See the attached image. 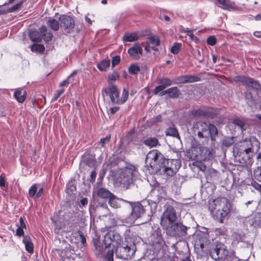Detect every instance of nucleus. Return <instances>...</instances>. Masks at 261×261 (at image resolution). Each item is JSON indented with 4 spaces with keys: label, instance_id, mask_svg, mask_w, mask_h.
I'll return each instance as SVG.
<instances>
[{
    "label": "nucleus",
    "instance_id": "obj_54",
    "mask_svg": "<svg viewBox=\"0 0 261 261\" xmlns=\"http://www.w3.org/2000/svg\"><path fill=\"white\" fill-rule=\"evenodd\" d=\"M23 1H21L18 3H17L16 5L12 6L9 9V12H14L20 8V7L22 6V4H23Z\"/></svg>",
    "mask_w": 261,
    "mask_h": 261
},
{
    "label": "nucleus",
    "instance_id": "obj_28",
    "mask_svg": "<svg viewBox=\"0 0 261 261\" xmlns=\"http://www.w3.org/2000/svg\"><path fill=\"white\" fill-rule=\"evenodd\" d=\"M22 242L25 245L27 251L32 254L34 252V245L31 241L30 237L29 236H23Z\"/></svg>",
    "mask_w": 261,
    "mask_h": 261
},
{
    "label": "nucleus",
    "instance_id": "obj_59",
    "mask_svg": "<svg viewBox=\"0 0 261 261\" xmlns=\"http://www.w3.org/2000/svg\"><path fill=\"white\" fill-rule=\"evenodd\" d=\"M162 121V117L161 115H159L153 118L151 120V122L152 123H157L158 122H161Z\"/></svg>",
    "mask_w": 261,
    "mask_h": 261
},
{
    "label": "nucleus",
    "instance_id": "obj_51",
    "mask_svg": "<svg viewBox=\"0 0 261 261\" xmlns=\"http://www.w3.org/2000/svg\"><path fill=\"white\" fill-rule=\"evenodd\" d=\"M253 177L255 179L261 182V166L254 170Z\"/></svg>",
    "mask_w": 261,
    "mask_h": 261
},
{
    "label": "nucleus",
    "instance_id": "obj_39",
    "mask_svg": "<svg viewBox=\"0 0 261 261\" xmlns=\"http://www.w3.org/2000/svg\"><path fill=\"white\" fill-rule=\"evenodd\" d=\"M247 143L246 140L241 141L236 146L237 153L248 152L247 151Z\"/></svg>",
    "mask_w": 261,
    "mask_h": 261
},
{
    "label": "nucleus",
    "instance_id": "obj_62",
    "mask_svg": "<svg viewBox=\"0 0 261 261\" xmlns=\"http://www.w3.org/2000/svg\"><path fill=\"white\" fill-rule=\"evenodd\" d=\"M119 109L120 108L119 107H112L109 109V112L110 114H114L119 110Z\"/></svg>",
    "mask_w": 261,
    "mask_h": 261
},
{
    "label": "nucleus",
    "instance_id": "obj_4",
    "mask_svg": "<svg viewBox=\"0 0 261 261\" xmlns=\"http://www.w3.org/2000/svg\"><path fill=\"white\" fill-rule=\"evenodd\" d=\"M110 97L111 102L113 104L122 105L126 102L128 97V91L126 89H123L121 97H119L120 91L117 86L115 85H111L105 88L102 91Z\"/></svg>",
    "mask_w": 261,
    "mask_h": 261
},
{
    "label": "nucleus",
    "instance_id": "obj_26",
    "mask_svg": "<svg viewBox=\"0 0 261 261\" xmlns=\"http://www.w3.org/2000/svg\"><path fill=\"white\" fill-rule=\"evenodd\" d=\"M125 138L127 140L128 143H133L135 145H141V141L139 139L138 137L134 135L133 131L128 132L125 135Z\"/></svg>",
    "mask_w": 261,
    "mask_h": 261
},
{
    "label": "nucleus",
    "instance_id": "obj_61",
    "mask_svg": "<svg viewBox=\"0 0 261 261\" xmlns=\"http://www.w3.org/2000/svg\"><path fill=\"white\" fill-rule=\"evenodd\" d=\"M23 234L24 231L23 230V228L18 226L16 231V235L19 237H21L22 236H23Z\"/></svg>",
    "mask_w": 261,
    "mask_h": 261
},
{
    "label": "nucleus",
    "instance_id": "obj_31",
    "mask_svg": "<svg viewBox=\"0 0 261 261\" xmlns=\"http://www.w3.org/2000/svg\"><path fill=\"white\" fill-rule=\"evenodd\" d=\"M199 155L201 160L205 161L207 159H209L212 156V152L208 147L200 146Z\"/></svg>",
    "mask_w": 261,
    "mask_h": 261
},
{
    "label": "nucleus",
    "instance_id": "obj_47",
    "mask_svg": "<svg viewBox=\"0 0 261 261\" xmlns=\"http://www.w3.org/2000/svg\"><path fill=\"white\" fill-rule=\"evenodd\" d=\"M192 165H193V166H194V167H196L200 171H203V172L205 171L206 169V165L203 163H202V162L197 161V160H195L192 163Z\"/></svg>",
    "mask_w": 261,
    "mask_h": 261
},
{
    "label": "nucleus",
    "instance_id": "obj_14",
    "mask_svg": "<svg viewBox=\"0 0 261 261\" xmlns=\"http://www.w3.org/2000/svg\"><path fill=\"white\" fill-rule=\"evenodd\" d=\"M200 78L193 75H184L175 77L173 80V84L178 85L198 82Z\"/></svg>",
    "mask_w": 261,
    "mask_h": 261
},
{
    "label": "nucleus",
    "instance_id": "obj_36",
    "mask_svg": "<svg viewBox=\"0 0 261 261\" xmlns=\"http://www.w3.org/2000/svg\"><path fill=\"white\" fill-rule=\"evenodd\" d=\"M168 94L170 98H176L180 95V91L177 87H173L168 89Z\"/></svg>",
    "mask_w": 261,
    "mask_h": 261
},
{
    "label": "nucleus",
    "instance_id": "obj_53",
    "mask_svg": "<svg viewBox=\"0 0 261 261\" xmlns=\"http://www.w3.org/2000/svg\"><path fill=\"white\" fill-rule=\"evenodd\" d=\"M65 92V89L62 88L60 90H58L56 91L54 96L52 98L51 101H54L58 100L60 96Z\"/></svg>",
    "mask_w": 261,
    "mask_h": 261
},
{
    "label": "nucleus",
    "instance_id": "obj_52",
    "mask_svg": "<svg viewBox=\"0 0 261 261\" xmlns=\"http://www.w3.org/2000/svg\"><path fill=\"white\" fill-rule=\"evenodd\" d=\"M111 138V135L108 134L105 138L100 139L99 144L101 145L102 147H103L105 144L108 143L110 142Z\"/></svg>",
    "mask_w": 261,
    "mask_h": 261
},
{
    "label": "nucleus",
    "instance_id": "obj_34",
    "mask_svg": "<svg viewBox=\"0 0 261 261\" xmlns=\"http://www.w3.org/2000/svg\"><path fill=\"white\" fill-rule=\"evenodd\" d=\"M249 79V76H246L244 75H237L233 77V81L236 83H241L242 85L247 87Z\"/></svg>",
    "mask_w": 261,
    "mask_h": 261
},
{
    "label": "nucleus",
    "instance_id": "obj_6",
    "mask_svg": "<svg viewBox=\"0 0 261 261\" xmlns=\"http://www.w3.org/2000/svg\"><path fill=\"white\" fill-rule=\"evenodd\" d=\"M137 171L134 166L131 168H125L117 178V181L124 189H127L131 184H133L134 177L136 176Z\"/></svg>",
    "mask_w": 261,
    "mask_h": 261
},
{
    "label": "nucleus",
    "instance_id": "obj_27",
    "mask_svg": "<svg viewBox=\"0 0 261 261\" xmlns=\"http://www.w3.org/2000/svg\"><path fill=\"white\" fill-rule=\"evenodd\" d=\"M250 226L256 227L261 225V213H256L248 220Z\"/></svg>",
    "mask_w": 261,
    "mask_h": 261
},
{
    "label": "nucleus",
    "instance_id": "obj_45",
    "mask_svg": "<svg viewBox=\"0 0 261 261\" xmlns=\"http://www.w3.org/2000/svg\"><path fill=\"white\" fill-rule=\"evenodd\" d=\"M129 74H137L140 71V68L136 64H131L128 69Z\"/></svg>",
    "mask_w": 261,
    "mask_h": 261
},
{
    "label": "nucleus",
    "instance_id": "obj_46",
    "mask_svg": "<svg viewBox=\"0 0 261 261\" xmlns=\"http://www.w3.org/2000/svg\"><path fill=\"white\" fill-rule=\"evenodd\" d=\"M92 242L95 249L99 252V253H101L103 249V245L101 246H100L99 238H93Z\"/></svg>",
    "mask_w": 261,
    "mask_h": 261
},
{
    "label": "nucleus",
    "instance_id": "obj_29",
    "mask_svg": "<svg viewBox=\"0 0 261 261\" xmlns=\"http://www.w3.org/2000/svg\"><path fill=\"white\" fill-rule=\"evenodd\" d=\"M47 25L52 30L57 31L60 27V22L53 18H49L46 21Z\"/></svg>",
    "mask_w": 261,
    "mask_h": 261
},
{
    "label": "nucleus",
    "instance_id": "obj_48",
    "mask_svg": "<svg viewBox=\"0 0 261 261\" xmlns=\"http://www.w3.org/2000/svg\"><path fill=\"white\" fill-rule=\"evenodd\" d=\"M234 143L233 137H225L222 142V145L225 147H229Z\"/></svg>",
    "mask_w": 261,
    "mask_h": 261
},
{
    "label": "nucleus",
    "instance_id": "obj_9",
    "mask_svg": "<svg viewBox=\"0 0 261 261\" xmlns=\"http://www.w3.org/2000/svg\"><path fill=\"white\" fill-rule=\"evenodd\" d=\"M121 241V237L119 234L114 231H110L105 234L103 244L105 248H107L111 245L116 247L117 245L120 244Z\"/></svg>",
    "mask_w": 261,
    "mask_h": 261
},
{
    "label": "nucleus",
    "instance_id": "obj_1",
    "mask_svg": "<svg viewBox=\"0 0 261 261\" xmlns=\"http://www.w3.org/2000/svg\"><path fill=\"white\" fill-rule=\"evenodd\" d=\"M148 163L152 169L159 170L167 177L173 176L180 167L179 161L166 159L157 149L151 150L148 153L146 163Z\"/></svg>",
    "mask_w": 261,
    "mask_h": 261
},
{
    "label": "nucleus",
    "instance_id": "obj_57",
    "mask_svg": "<svg viewBox=\"0 0 261 261\" xmlns=\"http://www.w3.org/2000/svg\"><path fill=\"white\" fill-rule=\"evenodd\" d=\"M120 62V56H115L112 58V66L113 67H115L116 65H118Z\"/></svg>",
    "mask_w": 261,
    "mask_h": 261
},
{
    "label": "nucleus",
    "instance_id": "obj_55",
    "mask_svg": "<svg viewBox=\"0 0 261 261\" xmlns=\"http://www.w3.org/2000/svg\"><path fill=\"white\" fill-rule=\"evenodd\" d=\"M217 39L215 36H210L207 39V43L210 45H214L216 44Z\"/></svg>",
    "mask_w": 261,
    "mask_h": 261
},
{
    "label": "nucleus",
    "instance_id": "obj_5",
    "mask_svg": "<svg viewBox=\"0 0 261 261\" xmlns=\"http://www.w3.org/2000/svg\"><path fill=\"white\" fill-rule=\"evenodd\" d=\"M211 244L207 234L199 232L194 236V249L197 254L203 256L207 254Z\"/></svg>",
    "mask_w": 261,
    "mask_h": 261
},
{
    "label": "nucleus",
    "instance_id": "obj_49",
    "mask_svg": "<svg viewBox=\"0 0 261 261\" xmlns=\"http://www.w3.org/2000/svg\"><path fill=\"white\" fill-rule=\"evenodd\" d=\"M181 44L180 43L175 42L172 46L170 51L174 54H177L181 49Z\"/></svg>",
    "mask_w": 261,
    "mask_h": 261
},
{
    "label": "nucleus",
    "instance_id": "obj_17",
    "mask_svg": "<svg viewBox=\"0 0 261 261\" xmlns=\"http://www.w3.org/2000/svg\"><path fill=\"white\" fill-rule=\"evenodd\" d=\"M200 152V145L193 144L191 147L186 151V156L189 160L195 161L198 159Z\"/></svg>",
    "mask_w": 261,
    "mask_h": 261
},
{
    "label": "nucleus",
    "instance_id": "obj_64",
    "mask_svg": "<svg viewBox=\"0 0 261 261\" xmlns=\"http://www.w3.org/2000/svg\"><path fill=\"white\" fill-rule=\"evenodd\" d=\"M6 180L2 175L0 176V187H4L5 186Z\"/></svg>",
    "mask_w": 261,
    "mask_h": 261
},
{
    "label": "nucleus",
    "instance_id": "obj_13",
    "mask_svg": "<svg viewBox=\"0 0 261 261\" xmlns=\"http://www.w3.org/2000/svg\"><path fill=\"white\" fill-rule=\"evenodd\" d=\"M187 228L186 226L181 224H178L177 222L173 224L172 227L169 229H166L169 232L175 236L181 237L185 236L187 234Z\"/></svg>",
    "mask_w": 261,
    "mask_h": 261
},
{
    "label": "nucleus",
    "instance_id": "obj_43",
    "mask_svg": "<svg viewBox=\"0 0 261 261\" xmlns=\"http://www.w3.org/2000/svg\"><path fill=\"white\" fill-rule=\"evenodd\" d=\"M32 51L43 53L45 50V47L43 44L34 43L31 46Z\"/></svg>",
    "mask_w": 261,
    "mask_h": 261
},
{
    "label": "nucleus",
    "instance_id": "obj_7",
    "mask_svg": "<svg viewBox=\"0 0 261 261\" xmlns=\"http://www.w3.org/2000/svg\"><path fill=\"white\" fill-rule=\"evenodd\" d=\"M177 215L174 208L168 205L161 217V224L164 229L171 228L176 222Z\"/></svg>",
    "mask_w": 261,
    "mask_h": 261
},
{
    "label": "nucleus",
    "instance_id": "obj_25",
    "mask_svg": "<svg viewBox=\"0 0 261 261\" xmlns=\"http://www.w3.org/2000/svg\"><path fill=\"white\" fill-rule=\"evenodd\" d=\"M14 96L18 102L22 103L26 98L27 92L21 88L16 89L14 92Z\"/></svg>",
    "mask_w": 261,
    "mask_h": 261
},
{
    "label": "nucleus",
    "instance_id": "obj_18",
    "mask_svg": "<svg viewBox=\"0 0 261 261\" xmlns=\"http://www.w3.org/2000/svg\"><path fill=\"white\" fill-rule=\"evenodd\" d=\"M215 4L223 10H232L237 9V5L230 0H215Z\"/></svg>",
    "mask_w": 261,
    "mask_h": 261
},
{
    "label": "nucleus",
    "instance_id": "obj_41",
    "mask_svg": "<svg viewBox=\"0 0 261 261\" xmlns=\"http://www.w3.org/2000/svg\"><path fill=\"white\" fill-rule=\"evenodd\" d=\"M166 135L180 138L177 129L174 127H169L166 132Z\"/></svg>",
    "mask_w": 261,
    "mask_h": 261
},
{
    "label": "nucleus",
    "instance_id": "obj_23",
    "mask_svg": "<svg viewBox=\"0 0 261 261\" xmlns=\"http://www.w3.org/2000/svg\"><path fill=\"white\" fill-rule=\"evenodd\" d=\"M214 110L212 108H208L205 111L198 109L195 111L194 114L196 116H206L214 118V115H216V113L214 112Z\"/></svg>",
    "mask_w": 261,
    "mask_h": 261
},
{
    "label": "nucleus",
    "instance_id": "obj_40",
    "mask_svg": "<svg viewBox=\"0 0 261 261\" xmlns=\"http://www.w3.org/2000/svg\"><path fill=\"white\" fill-rule=\"evenodd\" d=\"M58 255L61 257L69 258L71 253V250L68 248H66L64 249H56Z\"/></svg>",
    "mask_w": 261,
    "mask_h": 261
},
{
    "label": "nucleus",
    "instance_id": "obj_19",
    "mask_svg": "<svg viewBox=\"0 0 261 261\" xmlns=\"http://www.w3.org/2000/svg\"><path fill=\"white\" fill-rule=\"evenodd\" d=\"M129 56L134 60H138L143 53V49L140 43H136L127 51Z\"/></svg>",
    "mask_w": 261,
    "mask_h": 261
},
{
    "label": "nucleus",
    "instance_id": "obj_16",
    "mask_svg": "<svg viewBox=\"0 0 261 261\" xmlns=\"http://www.w3.org/2000/svg\"><path fill=\"white\" fill-rule=\"evenodd\" d=\"M158 83L159 85L156 87L153 91V93L155 95L158 94L160 92L165 89L167 87L173 84V81L167 77H163L159 79L158 80Z\"/></svg>",
    "mask_w": 261,
    "mask_h": 261
},
{
    "label": "nucleus",
    "instance_id": "obj_38",
    "mask_svg": "<svg viewBox=\"0 0 261 261\" xmlns=\"http://www.w3.org/2000/svg\"><path fill=\"white\" fill-rule=\"evenodd\" d=\"M247 87L251 88L253 89L258 90L260 89L261 85L258 81L250 77Z\"/></svg>",
    "mask_w": 261,
    "mask_h": 261
},
{
    "label": "nucleus",
    "instance_id": "obj_8",
    "mask_svg": "<svg viewBox=\"0 0 261 261\" xmlns=\"http://www.w3.org/2000/svg\"><path fill=\"white\" fill-rule=\"evenodd\" d=\"M135 245L134 244H123V245H117L115 250L116 255L124 259H129L135 255Z\"/></svg>",
    "mask_w": 261,
    "mask_h": 261
},
{
    "label": "nucleus",
    "instance_id": "obj_21",
    "mask_svg": "<svg viewBox=\"0 0 261 261\" xmlns=\"http://www.w3.org/2000/svg\"><path fill=\"white\" fill-rule=\"evenodd\" d=\"M247 143V151L253 154L254 152H257L260 148V143L255 137H252L249 140H246Z\"/></svg>",
    "mask_w": 261,
    "mask_h": 261
},
{
    "label": "nucleus",
    "instance_id": "obj_22",
    "mask_svg": "<svg viewBox=\"0 0 261 261\" xmlns=\"http://www.w3.org/2000/svg\"><path fill=\"white\" fill-rule=\"evenodd\" d=\"M96 194L97 196L100 198L108 199L109 203H112V199L114 197V194L108 189L104 188H100L97 191Z\"/></svg>",
    "mask_w": 261,
    "mask_h": 261
},
{
    "label": "nucleus",
    "instance_id": "obj_33",
    "mask_svg": "<svg viewBox=\"0 0 261 261\" xmlns=\"http://www.w3.org/2000/svg\"><path fill=\"white\" fill-rule=\"evenodd\" d=\"M143 144L150 148H153L158 145L159 140L155 137H149L143 141Z\"/></svg>",
    "mask_w": 261,
    "mask_h": 261
},
{
    "label": "nucleus",
    "instance_id": "obj_3",
    "mask_svg": "<svg viewBox=\"0 0 261 261\" xmlns=\"http://www.w3.org/2000/svg\"><path fill=\"white\" fill-rule=\"evenodd\" d=\"M194 131L197 133L199 139L208 138L209 136L213 142H215L218 136L217 127L212 124H207L205 122L199 121L193 124Z\"/></svg>",
    "mask_w": 261,
    "mask_h": 261
},
{
    "label": "nucleus",
    "instance_id": "obj_44",
    "mask_svg": "<svg viewBox=\"0 0 261 261\" xmlns=\"http://www.w3.org/2000/svg\"><path fill=\"white\" fill-rule=\"evenodd\" d=\"M119 74L116 71H114L111 74L109 75L107 80L109 86L113 85V82L116 81L119 79Z\"/></svg>",
    "mask_w": 261,
    "mask_h": 261
},
{
    "label": "nucleus",
    "instance_id": "obj_24",
    "mask_svg": "<svg viewBox=\"0 0 261 261\" xmlns=\"http://www.w3.org/2000/svg\"><path fill=\"white\" fill-rule=\"evenodd\" d=\"M39 30L41 32L42 39H43L45 42L47 43L51 41L53 37V35L51 32L47 29L46 26H41L39 28Z\"/></svg>",
    "mask_w": 261,
    "mask_h": 261
},
{
    "label": "nucleus",
    "instance_id": "obj_56",
    "mask_svg": "<svg viewBox=\"0 0 261 261\" xmlns=\"http://www.w3.org/2000/svg\"><path fill=\"white\" fill-rule=\"evenodd\" d=\"M114 252L113 250H109L106 255L107 261H113Z\"/></svg>",
    "mask_w": 261,
    "mask_h": 261
},
{
    "label": "nucleus",
    "instance_id": "obj_42",
    "mask_svg": "<svg viewBox=\"0 0 261 261\" xmlns=\"http://www.w3.org/2000/svg\"><path fill=\"white\" fill-rule=\"evenodd\" d=\"M38 186L39 184H34L30 188L29 190V195L30 197H35L36 198V194H37Z\"/></svg>",
    "mask_w": 261,
    "mask_h": 261
},
{
    "label": "nucleus",
    "instance_id": "obj_35",
    "mask_svg": "<svg viewBox=\"0 0 261 261\" xmlns=\"http://www.w3.org/2000/svg\"><path fill=\"white\" fill-rule=\"evenodd\" d=\"M110 66V60H103L100 63L97 64V68L100 71H106Z\"/></svg>",
    "mask_w": 261,
    "mask_h": 261
},
{
    "label": "nucleus",
    "instance_id": "obj_2",
    "mask_svg": "<svg viewBox=\"0 0 261 261\" xmlns=\"http://www.w3.org/2000/svg\"><path fill=\"white\" fill-rule=\"evenodd\" d=\"M231 207L229 199L224 197H218L212 201H209L208 208L214 219L223 223L230 212Z\"/></svg>",
    "mask_w": 261,
    "mask_h": 261
},
{
    "label": "nucleus",
    "instance_id": "obj_50",
    "mask_svg": "<svg viewBox=\"0 0 261 261\" xmlns=\"http://www.w3.org/2000/svg\"><path fill=\"white\" fill-rule=\"evenodd\" d=\"M233 123L239 126L242 130H245L246 127V124L242 120L236 118L234 119L233 121Z\"/></svg>",
    "mask_w": 261,
    "mask_h": 261
},
{
    "label": "nucleus",
    "instance_id": "obj_15",
    "mask_svg": "<svg viewBox=\"0 0 261 261\" xmlns=\"http://www.w3.org/2000/svg\"><path fill=\"white\" fill-rule=\"evenodd\" d=\"M253 156L252 153L240 152L237 153L235 156V160L241 166H246L251 163V159Z\"/></svg>",
    "mask_w": 261,
    "mask_h": 261
},
{
    "label": "nucleus",
    "instance_id": "obj_32",
    "mask_svg": "<svg viewBox=\"0 0 261 261\" xmlns=\"http://www.w3.org/2000/svg\"><path fill=\"white\" fill-rule=\"evenodd\" d=\"M30 39L33 42H40L42 40V36L41 31H31L29 34Z\"/></svg>",
    "mask_w": 261,
    "mask_h": 261
},
{
    "label": "nucleus",
    "instance_id": "obj_30",
    "mask_svg": "<svg viewBox=\"0 0 261 261\" xmlns=\"http://www.w3.org/2000/svg\"><path fill=\"white\" fill-rule=\"evenodd\" d=\"M148 39L149 40V43L153 45L151 47L152 49L154 51L158 50L156 47L160 44V40L159 37L156 35H152L148 37Z\"/></svg>",
    "mask_w": 261,
    "mask_h": 261
},
{
    "label": "nucleus",
    "instance_id": "obj_58",
    "mask_svg": "<svg viewBox=\"0 0 261 261\" xmlns=\"http://www.w3.org/2000/svg\"><path fill=\"white\" fill-rule=\"evenodd\" d=\"M77 233L80 237V241L81 243L82 244H85L86 242V239L84 233L81 230H78Z\"/></svg>",
    "mask_w": 261,
    "mask_h": 261
},
{
    "label": "nucleus",
    "instance_id": "obj_63",
    "mask_svg": "<svg viewBox=\"0 0 261 261\" xmlns=\"http://www.w3.org/2000/svg\"><path fill=\"white\" fill-rule=\"evenodd\" d=\"M20 225H19V227H21L22 228H26V225L25 223L23 220V218L22 217H20L19 219Z\"/></svg>",
    "mask_w": 261,
    "mask_h": 261
},
{
    "label": "nucleus",
    "instance_id": "obj_11",
    "mask_svg": "<svg viewBox=\"0 0 261 261\" xmlns=\"http://www.w3.org/2000/svg\"><path fill=\"white\" fill-rule=\"evenodd\" d=\"M228 254V251L223 245H216V248L210 252L211 256L216 261H225Z\"/></svg>",
    "mask_w": 261,
    "mask_h": 261
},
{
    "label": "nucleus",
    "instance_id": "obj_37",
    "mask_svg": "<svg viewBox=\"0 0 261 261\" xmlns=\"http://www.w3.org/2000/svg\"><path fill=\"white\" fill-rule=\"evenodd\" d=\"M139 38L137 33H132L125 34L123 36V40L126 42H134L137 41Z\"/></svg>",
    "mask_w": 261,
    "mask_h": 261
},
{
    "label": "nucleus",
    "instance_id": "obj_10",
    "mask_svg": "<svg viewBox=\"0 0 261 261\" xmlns=\"http://www.w3.org/2000/svg\"><path fill=\"white\" fill-rule=\"evenodd\" d=\"M59 20L60 27L66 33H70L75 27V20L73 17L67 15H61Z\"/></svg>",
    "mask_w": 261,
    "mask_h": 261
},
{
    "label": "nucleus",
    "instance_id": "obj_60",
    "mask_svg": "<svg viewBox=\"0 0 261 261\" xmlns=\"http://www.w3.org/2000/svg\"><path fill=\"white\" fill-rule=\"evenodd\" d=\"M96 174L97 173L95 170H93L91 172L90 179L89 180L91 182L93 183L95 182Z\"/></svg>",
    "mask_w": 261,
    "mask_h": 261
},
{
    "label": "nucleus",
    "instance_id": "obj_12",
    "mask_svg": "<svg viewBox=\"0 0 261 261\" xmlns=\"http://www.w3.org/2000/svg\"><path fill=\"white\" fill-rule=\"evenodd\" d=\"M132 207L130 216L135 219L140 218L145 213L143 206L139 202H127Z\"/></svg>",
    "mask_w": 261,
    "mask_h": 261
},
{
    "label": "nucleus",
    "instance_id": "obj_20",
    "mask_svg": "<svg viewBox=\"0 0 261 261\" xmlns=\"http://www.w3.org/2000/svg\"><path fill=\"white\" fill-rule=\"evenodd\" d=\"M151 244L154 250L156 251L161 250L165 245V242L162 235L158 232L154 233L153 238L151 241Z\"/></svg>",
    "mask_w": 261,
    "mask_h": 261
}]
</instances>
